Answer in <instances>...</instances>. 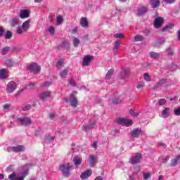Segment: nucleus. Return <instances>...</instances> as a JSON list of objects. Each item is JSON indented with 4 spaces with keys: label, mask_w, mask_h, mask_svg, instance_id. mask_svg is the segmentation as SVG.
<instances>
[{
    "label": "nucleus",
    "mask_w": 180,
    "mask_h": 180,
    "mask_svg": "<svg viewBox=\"0 0 180 180\" xmlns=\"http://www.w3.org/2000/svg\"><path fill=\"white\" fill-rule=\"evenodd\" d=\"M30 165H26L22 168V172L20 173V176H16V174L15 172H13L11 174L8 176V179L10 180H24L26 176H27V174H29V167Z\"/></svg>",
    "instance_id": "f257e3e1"
},
{
    "label": "nucleus",
    "mask_w": 180,
    "mask_h": 180,
    "mask_svg": "<svg viewBox=\"0 0 180 180\" xmlns=\"http://www.w3.org/2000/svg\"><path fill=\"white\" fill-rule=\"evenodd\" d=\"M15 123L22 126H30L32 124V120L27 115H22L15 119Z\"/></svg>",
    "instance_id": "f03ea898"
},
{
    "label": "nucleus",
    "mask_w": 180,
    "mask_h": 180,
    "mask_svg": "<svg viewBox=\"0 0 180 180\" xmlns=\"http://www.w3.org/2000/svg\"><path fill=\"white\" fill-rule=\"evenodd\" d=\"M60 169L63 176H70V175H71V173L70 172V169H71V166H70V162H67L61 165Z\"/></svg>",
    "instance_id": "7ed1b4c3"
},
{
    "label": "nucleus",
    "mask_w": 180,
    "mask_h": 180,
    "mask_svg": "<svg viewBox=\"0 0 180 180\" xmlns=\"http://www.w3.org/2000/svg\"><path fill=\"white\" fill-rule=\"evenodd\" d=\"M6 151L8 153H20L25 151V146L19 145L17 146H8L7 147Z\"/></svg>",
    "instance_id": "20e7f679"
},
{
    "label": "nucleus",
    "mask_w": 180,
    "mask_h": 180,
    "mask_svg": "<svg viewBox=\"0 0 180 180\" xmlns=\"http://www.w3.org/2000/svg\"><path fill=\"white\" fill-rule=\"evenodd\" d=\"M28 71L32 72V74H38L40 72L41 68L37 65V63H32L27 67Z\"/></svg>",
    "instance_id": "39448f33"
},
{
    "label": "nucleus",
    "mask_w": 180,
    "mask_h": 180,
    "mask_svg": "<svg viewBox=\"0 0 180 180\" xmlns=\"http://www.w3.org/2000/svg\"><path fill=\"white\" fill-rule=\"evenodd\" d=\"M143 131H141V129L135 128L129 132V136L131 139H139Z\"/></svg>",
    "instance_id": "423d86ee"
},
{
    "label": "nucleus",
    "mask_w": 180,
    "mask_h": 180,
    "mask_svg": "<svg viewBox=\"0 0 180 180\" xmlns=\"http://www.w3.org/2000/svg\"><path fill=\"white\" fill-rule=\"evenodd\" d=\"M117 123L122 126H127V127H129V126H131V124H133V121L126 118H118L117 119Z\"/></svg>",
    "instance_id": "0eeeda50"
},
{
    "label": "nucleus",
    "mask_w": 180,
    "mask_h": 180,
    "mask_svg": "<svg viewBox=\"0 0 180 180\" xmlns=\"http://www.w3.org/2000/svg\"><path fill=\"white\" fill-rule=\"evenodd\" d=\"M77 91H74L70 96V103L72 108H77V106H78V101L77 100V98H75V96L77 95Z\"/></svg>",
    "instance_id": "6e6552de"
},
{
    "label": "nucleus",
    "mask_w": 180,
    "mask_h": 180,
    "mask_svg": "<svg viewBox=\"0 0 180 180\" xmlns=\"http://www.w3.org/2000/svg\"><path fill=\"white\" fill-rule=\"evenodd\" d=\"M140 160H141V154L137 153L135 156H133L129 159V162L132 165H136V164L140 162Z\"/></svg>",
    "instance_id": "1a4fd4ad"
},
{
    "label": "nucleus",
    "mask_w": 180,
    "mask_h": 180,
    "mask_svg": "<svg viewBox=\"0 0 180 180\" xmlns=\"http://www.w3.org/2000/svg\"><path fill=\"white\" fill-rule=\"evenodd\" d=\"M16 89V83L15 82H10L6 86V92L8 94H12Z\"/></svg>",
    "instance_id": "9d476101"
},
{
    "label": "nucleus",
    "mask_w": 180,
    "mask_h": 180,
    "mask_svg": "<svg viewBox=\"0 0 180 180\" xmlns=\"http://www.w3.org/2000/svg\"><path fill=\"white\" fill-rule=\"evenodd\" d=\"M96 127V122L91 121L89 124L83 125L82 129L84 131H89L91 129H95Z\"/></svg>",
    "instance_id": "9b49d317"
},
{
    "label": "nucleus",
    "mask_w": 180,
    "mask_h": 180,
    "mask_svg": "<svg viewBox=\"0 0 180 180\" xmlns=\"http://www.w3.org/2000/svg\"><path fill=\"white\" fill-rule=\"evenodd\" d=\"M171 113V108L166 107L165 109L161 112L160 117H163V119H167L169 117V115Z\"/></svg>",
    "instance_id": "f8f14e48"
},
{
    "label": "nucleus",
    "mask_w": 180,
    "mask_h": 180,
    "mask_svg": "<svg viewBox=\"0 0 180 180\" xmlns=\"http://www.w3.org/2000/svg\"><path fill=\"white\" fill-rule=\"evenodd\" d=\"M92 58H94V56H91L89 55L84 56L83 58L82 65L84 67H88V65H89V63H91V61L92 60Z\"/></svg>",
    "instance_id": "ddd939ff"
},
{
    "label": "nucleus",
    "mask_w": 180,
    "mask_h": 180,
    "mask_svg": "<svg viewBox=\"0 0 180 180\" xmlns=\"http://www.w3.org/2000/svg\"><path fill=\"white\" fill-rule=\"evenodd\" d=\"M164 23V18L162 17H158L155 19L154 27L155 29H158L161 25Z\"/></svg>",
    "instance_id": "4468645a"
},
{
    "label": "nucleus",
    "mask_w": 180,
    "mask_h": 180,
    "mask_svg": "<svg viewBox=\"0 0 180 180\" xmlns=\"http://www.w3.org/2000/svg\"><path fill=\"white\" fill-rule=\"evenodd\" d=\"M148 11V8H147L146 6L139 7L137 16H143V15H145V13H147Z\"/></svg>",
    "instance_id": "2eb2a0df"
},
{
    "label": "nucleus",
    "mask_w": 180,
    "mask_h": 180,
    "mask_svg": "<svg viewBox=\"0 0 180 180\" xmlns=\"http://www.w3.org/2000/svg\"><path fill=\"white\" fill-rule=\"evenodd\" d=\"M36 86V84L34 83H30L27 86L22 88L21 89L20 91H18L16 94H15V96L16 98H18V96H19V95H20V94H22V92H23V91L26 90V89H32V88Z\"/></svg>",
    "instance_id": "dca6fc26"
},
{
    "label": "nucleus",
    "mask_w": 180,
    "mask_h": 180,
    "mask_svg": "<svg viewBox=\"0 0 180 180\" xmlns=\"http://www.w3.org/2000/svg\"><path fill=\"white\" fill-rule=\"evenodd\" d=\"M129 75H130V69H129V68L124 69L121 72L122 79H126V78H129Z\"/></svg>",
    "instance_id": "f3484780"
},
{
    "label": "nucleus",
    "mask_w": 180,
    "mask_h": 180,
    "mask_svg": "<svg viewBox=\"0 0 180 180\" xmlns=\"http://www.w3.org/2000/svg\"><path fill=\"white\" fill-rule=\"evenodd\" d=\"M92 175V170L89 169L83 173L81 174L80 178L82 179H87V178H89Z\"/></svg>",
    "instance_id": "a211bd4d"
},
{
    "label": "nucleus",
    "mask_w": 180,
    "mask_h": 180,
    "mask_svg": "<svg viewBox=\"0 0 180 180\" xmlns=\"http://www.w3.org/2000/svg\"><path fill=\"white\" fill-rule=\"evenodd\" d=\"M29 15H30V11L28 10H21L20 13V19H26V18H29Z\"/></svg>",
    "instance_id": "6ab92c4d"
},
{
    "label": "nucleus",
    "mask_w": 180,
    "mask_h": 180,
    "mask_svg": "<svg viewBox=\"0 0 180 180\" xmlns=\"http://www.w3.org/2000/svg\"><path fill=\"white\" fill-rule=\"evenodd\" d=\"M51 93L49 91H42L39 94L40 99L44 100L47 98H50Z\"/></svg>",
    "instance_id": "aec40b11"
},
{
    "label": "nucleus",
    "mask_w": 180,
    "mask_h": 180,
    "mask_svg": "<svg viewBox=\"0 0 180 180\" xmlns=\"http://www.w3.org/2000/svg\"><path fill=\"white\" fill-rule=\"evenodd\" d=\"M21 27L24 32H27L30 27V20L24 22Z\"/></svg>",
    "instance_id": "412c9836"
},
{
    "label": "nucleus",
    "mask_w": 180,
    "mask_h": 180,
    "mask_svg": "<svg viewBox=\"0 0 180 180\" xmlns=\"http://www.w3.org/2000/svg\"><path fill=\"white\" fill-rule=\"evenodd\" d=\"M149 5L151 8L155 9V8H158V6H160V0H150Z\"/></svg>",
    "instance_id": "4be33fe9"
},
{
    "label": "nucleus",
    "mask_w": 180,
    "mask_h": 180,
    "mask_svg": "<svg viewBox=\"0 0 180 180\" xmlns=\"http://www.w3.org/2000/svg\"><path fill=\"white\" fill-rule=\"evenodd\" d=\"M180 160V155L174 157V158L171 160L170 167H176L178 162Z\"/></svg>",
    "instance_id": "5701e85b"
},
{
    "label": "nucleus",
    "mask_w": 180,
    "mask_h": 180,
    "mask_svg": "<svg viewBox=\"0 0 180 180\" xmlns=\"http://www.w3.org/2000/svg\"><path fill=\"white\" fill-rule=\"evenodd\" d=\"M9 25L12 27H15V26H18L19 25V18H12L9 20Z\"/></svg>",
    "instance_id": "b1692460"
},
{
    "label": "nucleus",
    "mask_w": 180,
    "mask_h": 180,
    "mask_svg": "<svg viewBox=\"0 0 180 180\" xmlns=\"http://www.w3.org/2000/svg\"><path fill=\"white\" fill-rule=\"evenodd\" d=\"M59 75L62 79L67 78V76L68 75V69L65 68L60 72Z\"/></svg>",
    "instance_id": "393cba45"
},
{
    "label": "nucleus",
    "mask_w": 180,
    "mask_h": 180,
    "mask_svg": "<svg viewBox=\"0 0 180 180\" xmlns=\"http://www.w3.org/2000/svg\"><path fill=\"white\" fill-rule=\"evenodd\" d=\"M80 25L82 27H88V20L86 18H82L80 19Z\"/></svg>",
    "instance_id": "a878e982"
},
{
    "label": "nucleus",
    "mask_w": 180,
    "mask_h": 180,
    "mask_svg": "<svg viewBox=\"0 0 180 180\" xmlns=\"http://www.w3.org/2000/svg\"><path fill=\"white\" fill-rule=\"evenodd\" d=\"M73 162L75 165H79L82 162V158H81L79 156H75L73 158Z\"/></svg>",
    "instance_id": "bb28decb"
},
{
    "label": "nucleus",
    "mask_w": 180,
    "mask_h": 180,
    "mask_svg": "<svg viewBox=\"0 0 180 180\" xmlns=\"http://www.w3.org/2000/svg\"><path fill=\"white\" fill-rule=\"evenodd\" d=\"M113 74H115V70L113 69L109 70L105 75V79H110V78H112V75H113Z\"/></svg>",
    "instance_id": "cd10ccee"
},
{
    "label": "nucleus",
    "mask_w": 180,
    "mask_h": 180,
    "mask_svg": "<svg viewBox=\"0 0 180 180\" xmlns=\"http://www.w3.org/2000/svg\"><path fill=\"white\" fill-rule=\"evenodd\" d=\"M6 78V69L0 70V79H5Z\"/></svg>",
    "instance_id": "c85d7f7f"
},
{
    "label": "nucleus",
    "mask_w": 180,
    "mask_h": 180,
    "mask_svg": "<svg viewBox=\"0 0 180 180\" xmlns=\"http://www.w3.org/2000/svg\"><path fill=\"white\" fill-rule=\"evenodd\" d=\"M91 167H95V156L91 155L89 159Z\"/></svg>",
    "instance_id": "c756f323"
},
{
    "label": "nucleus",
    "mask_w": 180,
    "mask_h": 180,
    "mask_svg": "<svg viewBox=\"0 0 180 180\" xmlns=\"http://www.w3.org/2000/svg\"><path fill=\"white\" fill-rule=\"evenodd\" d=\"M12 36H13V34L11 31H7L6 33L4 35L5 39L7 40H9L12 39Z\"/></svg>",
    "instance_id": "7c9ffc66"
},
{
    "label": "nucleus",
    "mask_w": 180,
    "mask_h": 180,
    "mask_svg": "<svg viewBox=\"0 0 180 180\" xmlns=\"http://www.w3.org/2000/svg\"><path fill=\"white\" fill-rule=\"evenodd\" d=\"M150 58H158L160 57V53L157 52H150Z\"/></svg>",
    "instance_id": "2f4dec72"
},
{
    "label": "nucleus",
    "mask_w": 180,
    "mask_h": 180,
    "mask_svg": "<svg viewBox=\"0 0 180 180\" xmlns=\"http://www.w3.org/2000/svg\"><path fill=\"white\" fill-rule=\"evenodd\" d=\"M165 103H167V100H165V98H160L158 101V105H159V106H164Z\"/></svg>",
    "instance_id": "473e14b6"
},
{
    "label": "nucleus",
    "mask_w": 180,
    "mask_h": 180,
    "mask_svg": "<svg viewBox=\"0 0 180 180\" xmlns=\"http://www.w3.org/2000/svg\"><path fill=\"white\" fill-rule=\"evenodd\" d=\"M167 56L169 57H172L174 56V49H167L166 50Z\"/></svg>",
    "instance_id": "72a5a7b5"
},
{
    "label": "nucleus",
    "mask_w": 180,
    "mask_h": 180,
    "mask_svg": "<svg viewBox=\"0 0 180 180\" xmlns=\"http://www.w3.org/2000/svg\"><path fill=\"white\" fill-rule=\"evenodd\" d=\"M143 79H145L146 82H150V81H151V77H150V75L148 73H144Z\"/></svg>",
    "instance_id": "f704fd0d"
},
{
    "label": "nucleus",
    "mask_w": 180,
    "mask_h": 180,
    "mask_svg": "<svg viewBox=\"0 0 180 180\" xmlns=\"http://www.w3.org/2000/svg\"><path fill=\"white\" fill-rule=\"evenodd\" d=\"M174 27V25L172 24L166 25L165 27L162 28V32H167V30H169Z\"/></svg>",
    "instance_id": "c9c22d12"
},
{
    "label": "nucleus",
    "mask_w": 180,
    "mask_h": 180,
    "mask_svg": "<svg viewBox=\"0 0 180 180\" xmlns=\"http://www.w3.org/2000/svg\"><path fill=\"white\" fill-rule=\"evenodd\" d=\"M60 46L63 47V49H70V44L67 41H63L61 44Z\"/></svg>",
    "instance_id": "e433bc0d"
},
{
    "label": "nucleus",
    "mask_w": 180,
    "mask_h": 180,
    "mask_svg": "<svg viewBox=\"0 0 180 180\" xmlns=\"http://www.w3.org/2000/svg\"><path fill=\"white\" fill-rule=\"evenodd\" d=\"M9 51V47L8 46H6L5 48H4L1 51V54L3 56H6V54H8Z\"/></svg>",
    "instance_id": "4c0bfd02"
},
{
    "label": "nucleus",
    "mask_w": 180,
    "mask_h": 180,
    "mask_svg": "<svg viewBox=\"0 0 180 180\" xmlns=\"http://www.w3.org/2000/svg\"><path fill=\"white\" fill-rule=\"evenodd\" d=\"M30 109H32V105L30 104H27L22 106V110L24 112H26V110H30Z\"/></svg>",
    "instance_id": "58836bf2"
},
{
    "label": "nucleus",
    "mask_w": 180,
    "mask_h": 180,
    "mask_svg": "<svg viewBox=\"0 0 180 180\" xmlns=\"http://www.w3.org/2000/svg\"><path fill=\"white\" fill-rule=\"evenodd\" d=\"M151 177V172L143 173V180H148Z\"/></svg>",
    "instance_id": "ea45409f"
},
{
    "label": "nucleus",
    "mask_w": 180,
    "mask_h": 180,
    "mask_svg": "<svg viewBox=\"0 0 180 180\" xmlns=\"http://www.w3.org/2000/svg\"><path fill=\"white\" fill-rule=\"evenodd\" d=\"M80 41L78 38L73 39V46L74 47H78V44H79Z\"/></svg>",
    "instance_id": "a19ab883"
},
{
    "label": "nucleus",
    "mask_w": 180,
    "mask_h": 180,
    "mask_svg": "<svg viewBox=\"0 0 180 180\" xmlns=\"http://www.w3.org/2000/svg\"><path fill=\"white\" fill-rule=\"evenodd\" d=\"M135 39V41H142V40H143L144 37H143V35H136L134 37Z\"/></svg>",
    "instance_id": "79ce46f5"
},
{
    "label": "nucleus",
    "mask_w": 180,
    "mask_h": 180,
    "mask_svg": "<svg viewBox=\"0 0 180 180\" xmlns=\"http://www.w3.org/2000/svg\"><path fill=\"white\" fill-rule=\"evenodd\" d=\"M137 89H143L144 88V82H139L136 86Z\"/></svg>",
    "instance_id": "37998d69"
},
{
    "label": "nucleus",
    "mask_w": 180,
    "mask_h": 180,
    "mask_svg": "<svg viewBox=\"0 0 180 180\" xmlns=\"http://www.w3.org/2000/svg\"><path fill=\"white\" fill-rule=\"evenodd\" d=\"M114 37H115V39H124V35L122 33H117L114 34Z\"/></svg>",
    "instance_id": "c03bdc74"
},
{
    "label": "nucleus",
    "mask_w": 180,
    "mask_h": 180,
    "mask_svg": "<svg viewBox=\"0 0 180 180\" xmlns=\"http://www.w3.org/2000/svg\"><path fill=\"white\" fill-rule=\"evenodd\" d=\"M64 20V19L63 18V17L61 16H58L56 18V22H57V25H61V23H63V21Z\"/></svg>",
    "instance_id": "a18cd8bd"
},
{
    "label": "nucleus",
    "mask_w": 180,
    "mask_h": 180,
    "mask_svg": "<svg viewBox=\"0 0 180 180\" xmlns=\"http://www.w3.org/2000/svg\"><path fill=\"white\" fill-rule=\"evenodd\" d=\"M12 64H13V61L12 60V59H8L6 60V65H7V67H12Z\"/></svg>",
    "instance_id": "49530a36"
},
{
    "label": "nucleus",
    "mask_w": 180,
    "mask_h": 180,
    "mask_svg": "<svg viewBox=\"0 0 180 180\" xmlns=\"http://www.w3.org/2000/svg\"><path fill=\"white\" fill-rule=\"evenodd\" d=\"M119 46H120V41L117 40L115 41V46H114L115 51H117V50L119 49Z\"/></svg>",
    "instance_id": "de8ad7c7"
},
{
    "label": "nucleus",
    "mask_w": 180,
    "mask_h": 180,
    "mask_svg": "<svg viewBox=\"0 0 180 180\" xmlns=\"http://www.w3.org/2000/svg\"><path fill=\"white\" fill-rule=\"evenodd\" d=\"M129 113L134 117H137V116H139V112H136L133 109L129 110Z\"/></svg>",
    "instance_id": "09e8293b"
},
{
    "label": "nucleus",
    "mask_w": 180,
    "mask_h": 180,
    "mask_svg": "<svg viewBox=\"0 0 180 180\" xmlns=\"http://www.w3.org/2000/svg\"><path fill=\"white\" fill-rule=\"evenodd\" d=\"M63 64H64V60H63V59H60L56 64L57 68H60V67H61V65H63Z\"/></svg>",
    "instance_id": "8fccbe9b"
},
{
    "label": "nucleus",
    "mask_w": 180,
    "mask_h": 180,
    "mask_svg": "<svg viewBox=\"0 0 180 180\" xmlns=\"http://www.w3.org/2000/svg\"><path fill=\"white\" fill-rule=\"evenodd\" d=\"M122 103V99L120 98L113 99L112 101V103H113L114 105H117L118 103Z\"/></svg>",
    "instance_id": "3c124183"
},
{
    "label": "nucleus",
    "mask_w": 180,
    "mask_h": 180,
    "mask_svg": "<svg viewBox=\"0 0 180 180\" xmlns=\"http://www.w3.org/2000/svg\"><path fill=\"white\" fill-rule=\"evenodd\" d=\"M174 113L176 116H180V107L174 110Z\"/></svg>",
    "instance_id": "603ef678"
},
{
    "label": "nucleus",
    "mask_w": 180,
    "mask_h": 180,
    "mask_svg": "<svg viewBox=\"0 0 180 180\" xmlns=\"http://www.w3.org/2000/svg\"><path fill=\"white\" fill-rule=\"evenodd\" d=\"M48 32L50 33V34L53 35L55 33V29L54 27H50L48 28Z\"/></svg>",
    "instance_id": "864d4df0"
},
{
    "label": "nucleus",
    "mask_w": 180,
    "mask_h": 180,
    "mask_svg": "<svg viewBox=\"0 0 180 180\" xmlns=\"http://www.w3.org/2000/svg\"><path fill=\"white\" fill-rule=\"evenodd\" d=\"M158 83L160 84V86H162V85H165V84H167V79H162L159 80Z\"/></svg>",
    "instance_id": "5fc2aeb1"
},
{
    "label": "nucleus",
    "mask_w": 180,
    "mask_h": 180,
    "mask_svg": "<svg viewBox=\"0 0 180 180\" xmlns=\"http://www.w3.org/2000/svg\"><path fill=\"white\" fill-rule=\"evenodd\" d=\"M69 84L70 85H72V86H77V84H75V81H74V79L70 78L69 79Z\"/></svg>",
    "instance_id": "6e6d98bb"
},
{
    "label": "nucleus",
    "mask_w": 180,
    "mask_h": 180,
    "mask_svg": "<svg viewBox=\"0 0 180 180\" xmlns=\"http://www.w3.org/2000/svg\"><path fill=\"white\" fill-rule=\"evenodd\" d=\"M16 33H17L18 34H22L23 33V28L19 27L17 29Z\"/></svg>",
    "instance_id": "4d7b16f0"
},
{
    "label": "nucleus",
    "mask_w": 180,
    "mask_h": 180,
    "mask_svg": "<svg viewBox=\"0 0 180 180\" xmlns=\"http://www.w3.org/2000/svg\"><path fill=\"white\" fill-rule=\"evenodd\" d=\"M3 108L4 110H9L11 109V104H4Z\"/></svg>",
    "instance_id": "13d9d810"
},
{
    "label": "nucleus",
    "mask_w": 180,
    "mask_h": 180,
    "mask_svg": "<svg viewBox=\"0 0 180 180\" xmlns=\"http://www.w3.org/2000/svg\"><path fill=\"white\" fill-rule=\"evenodd\" d=\"M169 160V156H165V158L162 160V162L163 164H165V162H168Z\"/></svg>",
    "instance_id": "bf43d9fd"
},
{
    "label": "nucleus",
    "mask_w": 180,
    "mask_h": 180,
    "mask_svg": "<svg viewBox=\"0 0 180 180\" xmlns=\"http://www.w3.org/2000/svg\"><path fill=\"white\" fill-rule=\"evenodd\" d=\"M165 4H174L176 0H163Z\"/></svg>",
    "instance_id": "052dcab7"
},
{
    "label": "nucleus",
    "mask_w": 180,
    "mask_h": 180,
    "mask_svg": "<svg viewBox=\"0 0 180 180\" xmlns=\"http://www.w3.org/2000/svg\"><path fill=\"white\" fill-rule=\"evenodd\" d=\"M43 132H41V129H39L36 132H35V136H40Z\"/></svg>",
    "instance_id": "680f3d73"
},
{
    "label": "nucleus",
    "mask_w": 180,
    "mask_h": 180,
    "mask_svg": "<svg viewBox=\"0 0 180 180\" xmlns=\"http://www.w3.org/2000/svg\"><path fill=\"white\" fill-rule=\"evenodd\" d=\"M50 85H51V82H45L44 84H43V86H50Z\"/></svg>",
    "instance_id": "e2e57ef3"
},
{
    "label": "nucleus",
    "mask_w": 180,
    "mask_h": 180,
    "mask_svg": "<svg viewBox=\"0 0 180 180\" xmlns=\"http://www.w3.org/2000/svg\"><path fill=\"white\" fill-rule=\"evenodd\" d=\"M159 86H161V84H160V83L158 82L156 84L154 85L153 89H157Z\"/></svg>",
    "instance_id": "0e129e2a"
},
{
    "label": "nucleus",
    "mask_w": 180,
    "mask_h": 180,
    "mask_svg": "<svg viewBox=\"0 0 180 180\" xmlns=\"http://www.w3.org/2000/svg\"><path fill=\"white\" fill-rule=\"evenodd\" d=\"M6 171L7 172H12V171H13L12 166H9L8 167H7Z\"/></svg>",
    "instance_id": "69168bd1"
},
{
    "label": "nucleus",
    "mask_w": 180,
    "mask_h": 180,
    "mask_svg": "<svg viewBox=\"0 0 180 180\" xmlns=\"http://www.w3.org/2000/svg\"><path fill=\"white\" fill-rule=\"evenodd\" d=\"M54 116H56V114H54V112H51L49 114V117H50V119H51V120H53V119H54Z\"/></svg>",
    "instance_id": "338daca9"
},
{
    "label": "nucleus",
    "mask_w": 180,
    "mask_h": 180,
    "mask_svg": "<svg viewBox=\"0 0 180 180\" xmlns=\"http://www.w3.org/2000/svg\"><path fill=\"white\" fill-rule=\"evenodd\" d=\"M91 147H93V148H96L98 147V143L97 142H94L92 145Z\"/></svg>",
    "instance_id": "774afa93"
}]
</instances>
